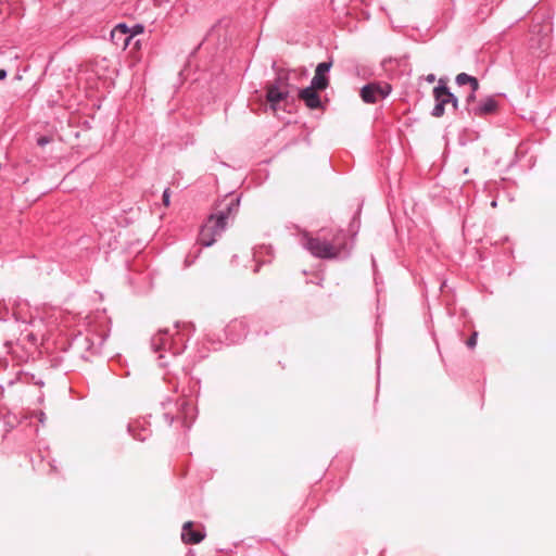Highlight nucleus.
<instances>
[{
  "instance_id": "nucleus-15",
  "label": "nucleus",
  "mask_w": 556,
  "mask_h": 556,
  "mask_svg": "<svg viewBox=\"0 0 556 556\" xmlns=\"http://www.w3.org/2000/svg\"><path fill=\"white\" fill-rule=\"evenodd\" d=\"M128 432L136 439V440H139V441H144L148 437V431L147 430H143V433H136L135 432V426L134 425H128Z\"/></svg>"
},
{
  "instance_id": "nucleus-22",
  "label": "nucleus",
  "mask_w": 556,
  "mask_h": 556,
  "mask_svg": "<svg viewBox=\"0 0 556 556\" xmlns=\"http://www.w3.org/2000/svg\"><path fill=\"white\" fill-rule=\"evenodd\" d=\"M450 100H451L450 103L453 105V108L455 110H457V108H458V99L454 96V93H452V99H450Z\"/></svg>"
},
{
  "instance_id": "nucleus-11",
  "label": "nucleus",
  "mask_w": 556,
  "mask_h": 556,
  "mask_svg": "<svg viewBox=\"0 0 556 556\" xmlns=\"http://www.w3.org/2000/svg\"><path fill=\"white\" fill-rule=\"evenodd\" d=\"M193 523L191 521L185 522L182 526L181 539L188 544H198L204 539V533L192 529Z\"/></svg>"
},
{
  "instance_id": "nucleus-17",
  "label": "nucleus",
  "mask_w": 556,
  "mask_h": 556,
  "mask_svg": "<svg viewBox=\"0 0 556 556\" xmlns=\"http://www.w3.org/2000/svg\"><path fill=\"white\" fill-rule=\"evenodd\" d=\"M143 31V26L140 24L135 25L132 28H129V34L132 35V38L137 36L138 34H141Z\"/></svg>"
},
{
  "instance_id": "nucleus-7",
  "label": "nucleus",
  "mask_w": 556,
  "mask_h": 556,
  "mask_svg": "<svg viewBox=\"0 0 556 556\" xmlns=\"http://www.w3.org/2000/svg\"><path fill=\"white\" fill-rule=\"evenodd\" d=\"M226 333L228 339L232 343H237L248 333L247 323L243 319H235L230 321L226 327Z\"/></svg>"
},
{
  "instance_id": "nucleus-8",
  "label": "nucleus",
  "mask_w": 556,
  "mask_h": 556,
  "mask_svg": "<svg viewBox=\"0 0 556 556\" xmlns=\"http://www.w3.org/2000/svg\"><path fill=\"white\" fill-rule=\"evenodd\" d=\"M497 108L498 103L494 97H486L482 99L477 105L469 109V114L481 117L494 113Z\"/></svg>"
},
{
  "instance_id": "nucleus-20",
  "label": "nucleus",
  "mask_w": 556,
  "mask_h": 556,
  "mask_svg": "<svg viewBox=\"0 0 556 556\" xmlns=\"http://www.w3.org/2000/svg\"><path fill=\"white\" fill-rule=\"evenodd\" d=\"M469 86H470L472 92H477L479 89L478 79L476 77H473L472 80L470 81Z\"/></svg>"
},
{
  "instance_id": "nucleus-26",
  "label": "nucleus",
  "mask_w": 556,
  "mask_h": 556,
  "mask_svg": "<svg viewBox=\"0 0 556 556\" xmlns=\"http://www.w3.org/2000/svg\"><path fill=\"white\" fill-rule=\"evenodd\" d=\"M43 418H45V414H43V413H41V414H40V418H39L40 422H43Z\"/></svg>"
},
{
  "instance_id": "nucleus-13",
  "label": "nucleus",
  "mask_w": 556,
  "mask_h": 556,
  "mask_svg": "<svg viewBox=\"0 0 556 556\" xmlns=\"http://www.w3.org/2000/svg\"><path fill=\"white\" fill-rule=\"evenodd\" d=\"M151 344L155 352L162 349H166L167 344H169L168 331H160L152 338Z\"/></svg>"
},
{
  "instance_id": "nucleus-21",
  "label": "nucleus",
  "mask_w": 556,
  "mask_h": 556,
  "mask_svg": "<svg viewBox=\"0 0 556 556\" xmlns=\"http://www.w3.org/2000/svg\"><path fill=\"white\" fill-rule=\"evenodd\" d=\"M50 141H51V139L49 137L42 136V137L37 139V144L40 146V147H43L47 143H49Z\"/></svg>"
},
{
  "instance_id": "nucleus-6",
  "label": "nucleus",
  "mask_w": 556,
  "mask_h": 556,
  "mask_svg": "<svg viewBox=\"0 0 556 556\" xmlns=\"http://www.w3.org/2000/svg\"><path fill=\"white\" fill-rule=\"evenodd\" d=\"M112 42L121 49H126L132 40V35L129 34V27L125 23L117 24L111 30Z\"/></svg>"
},
{
  "instance_id": "nucleus-28",
  "label": "nucleus",
  "mask_w": 556,
  "mask_h": 556,
  "mask_svg": "<svg viewBox=\"0 0 556 556\" xmlns=\"http://www.w3.org/2000/svg\"><path fill=\"white\" fill-rule=\"evenodd\" d=\"M173 353H174V354H179V353H180V351H179V350H176V351H174Z\"/></svg>"
},
{
  "instance_id": "nucleus-4",
  "label": "nucleus",
  "mask_w": 556,
  "mask_h": 556,
  "mask_svg": "<svg viewBox=\"0 0 556 556\" xmlns=\"http://www.w3.org/2000/svg\"><path fill=\"white\" fill-rule=\"evenodd\" d=\"M433 97L435 100V105L431 112L432 116L441 117L444 115L445 105L450 103V99H452V92L444 84L443 79L439 80V85L433 88Z\"/></svg>"
},
{
  "instance_id": "nucleus-24",
  "label": "nucleus",
  "mask_w": 556,
  "mask_h": 556,
  "mask_svg": "<svg viewBox=\"0 0 556 556\" xmlns=\"http://www.w3.org/2000/svg\"><path fill=\"white\" fill-rule=\"evenodd\" d=\"M165 417H166V419L168 420L169 424H173V421H174V417L173 416H169V414H165Z\"/></svg>"
},
{
  "instance_id": "nucleus-2",
  "label": "nucleus",
  "mask_w": 556,
  "mask_h": 556,
  "mask_svg": "<svg viewBox=\"0 0 556 556\" xmlns=\"http://www.w3.org/2000/svg\"><path fill=\"white\" fill-rule=\"evenodd\" d=\"M238 207L239 199H231L225 208L212 214L200 230L199 243L203 247H211L216 238L225 231L228 219L237 213Z\"/></svg>"
},
{
  "instance_id": "nucleus-19",
  "label": "nucleus",
  "mask_w": 556,
  "mask_h": 556,
  "mask_svg": "<svg viewBox=\"0 0 556 556\" xmlns=\"http://www.w3.org/2000/svg\"><path fill=\"white\" fill-rule=\"evenodd\" d=\"M169 198H170L169 189H165L163 192V197H162L163 203L165 206L169 205Z\"/></svg>"
},
{
  "instance_id": "nucleus-16",
  "label": "nucleus",
  "mask_w": 556,
  "mask_h": 556,
  "mask_svg": "<svg viewBox=\"0 0 556 556\" xmlns=\"http://www.w3.org/2000/svg\"><path fill=\"white\" fill-rule=\"evenodd\" d=\"M476 101V92H470L467 98H466V104H467V110L469 111V109H471L473 105V102Z\"/></svg>"
},
{
  "instance_id": "nucleus-12",
  "label": "nucleus",
  "mask_w": 556,
  "mask_h": 556,
  "mask_svg": "<svg viewBox=\"0 0 556 556\" xmlns=\"http://www.w3.org/2000/svg\"><path fill=\"white\" fill-rule=\"evenodd\" d=\"M179 410H180L179 418L182 419L184 426L190 427V424L193 421V419L195 417V413H194L195 409H194L192 403H190L189 401L184 399L179 403Z\"/></svg>"
},
{
  "instance_id": "nucleus-10",
  "label": "nucleus",
  "mask_w": 556,
  "mask_h": 556,
  "mask_svg": "<svg viewBox=\"0 0 556 556\" xmlns=\"http://www.w3.org/2000/svg\"><path fill=\"white\" fill-rule=\"evenodd\" d=\"M316 90H318L317 87L309 85L299 92V98L312 110L321 108V100Z\"/></svg>"
},
{
  "instance_id": "nucleus-23",
  "label": "nucleus",
  "mask_w": 556,
  "mask_h": 556,
  "mask_svg": "<svg viewBox=\"0 0 556 556\" xmlns=\"http://www.w3.org/2000/svg\"><path fill=\"white\" fill-rule=\"evenodd\" d=\"M7 77V71L0 70V80L4 79Z\"/></svg>"
},
{
  "instance_id": "nucleus-3",
  "label": "nucleus",
  "mask_w": 556,
  "mask_h": 556,
  "mask_svg": "<svg viewBox=\"0 0 556 556\" xmlns=\"http://www.w3.org/2000/svg\"><path fill=\"white\" fill-rule=\"evenodd\" d=\"M289 93V76L285 72H280L276 79L266 86V99L274 110L279 102L288 98Z\"/></svg>"
},
{
  "instance_id": "nucleus-18",
  "label": "nucleus",
  "mask_w": 556,
  "mask_h": 556,
  "mask_svg": "<svg viewBox=\"0 0 556 556\" xmlns=\"http://www.w3.org/2000/svg\"><path fill=\"white\" fill-rule=\"evenodd\" d=\"M477 337H478V333L477 332H473L470 338L467 340V346L470 348V349H473L477 344Z\"/></svg>"
},
{
  "instance_id": "nucleus-27",
  "label": "nucleus",
  "mask_w": 556,
  "mask_h": 556,
  "mask_svg": "<svg viewBox=\"0 0 556 556\" xmlns=\"http://www.w3.org/2000/svg\"><path fill=\"white\" fill-rule=\"evenodd\" d=\"M491 205L495 207L496 206V201H492Z\"/></svg>"
},
{
  "instance_id": "nucleus-9",
  "label": "nucleus",
  "mask_w": 556,
  "mask_h": 556,
  "mask_svg": "<svg viewBox=\"0 0 556 556\" xmlns=\"http://www.w3.org/2000/svg\"><path fill=\"white\" fill-rule=\"evenodd\" d=\"M331 65V62H321L317 65L315 75L311 81L313 87H317L319 90H324L328 87L329 80L326 76V73L330 71Z\"/></svg>"
},
{
  "instance_id": "nucleus-14",
  "label": "nucleus",
  "mask_w": 556,
  "mask_h": 556,
  "mask_svg": "<svg viewBox=\"0 0 556 556\" xmlns=\"http://www.w3.org/2000/svg\"><path fill=\"white\" fill-rule=\"evenodd\" d=\"M473 76H470L466 73H459L456 78H455V81L458 86H465V85H469L470 81L472 80Z\"/></svg>"
},
{
  "instance_id": "nucleus-25",
  "label": "nucleus",
  "mask_w": 556,
  "mask_h": 556,
  "mask_svg": "<svg viewBox=\"0 0 556 556\" xmlns=\"http://www.w3.org/2000/svg\"><path fill=\"white\" fill-rule=\"evenodd\" d=\"M428 80H429V81H433V80H434V76H433V75H429V76H428Z\"/></svg>"
},
{
  "instance_id": "nucleus-5",
  "label": "nucleus",
  "mask_w": 556,
  "mask_h": 556,
  "mask_svg": "<svg viewBox=\"0 0 556 556\" xmlns=\"http://www.w3.org/2000/svg\"><path fill=\"white\" fill-rule=\"evenodd\" d=\"M390 92L391 87L388 84L384 86L368 84L361 89V97L366 103H375L380 99H384Z\"/></svg>"
},
{
  "instance_id": "nucleus-1",
  "label": "nucleus",
  "mask_w": 556,
  "mask_h": 556,
  "mask_svg": "<svg viewBox=\"0 0 556 556\" xmlns=\"http://www.w3.org/2000/svg\"><path fill=\"white\" fill-rule=\"evenodd\" d=\"M301 243L313 256L323 260L337 258L348 252L346 235L343 230H336L330 238L304 233Z\"/></svg>"
}]
</instances>
